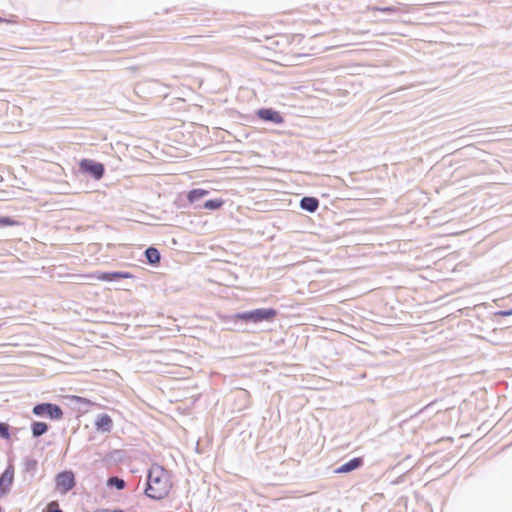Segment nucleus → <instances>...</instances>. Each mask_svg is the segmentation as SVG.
I'll return each instance as SVG.
<instances>
[{
    "instance_id": "f257e3e1",
    "label": "nucleus",
    "mask_w": 512,
    "mask_h": 512,
    "mask_svg": "<svg viewBox=\"0 0 512 512\" xmlns=\"http://www.w3.org/2000/svg\"><path fill=\"white\" fill-rule=\"evenodd\" d=\"M265 48L271 60L283 66H291L298 59L312 55V48L308 47L302 34H281Z\"/></svg>"
},
{
    "instance_id": "f03ea898",
    "label": "nucleus",
    "mask_w": 512,
    "mask_h": 512,
    "mask_svg": "<svg viewBox=\"0 0 512 512\" xmlns=\"http://www.w3.org/2000/svg\"><path fill=\"white\" fill-rule=\"evenodd\" d=\"M172 488L169 472L158 464H153L149 469L146 495L152 499L165 498Z\"/></svg>"
},
{
    "instance_id": "7ed1b4c3",
    "label": "nucleus",
    "mask_w": 512,
    "mask_h": 512,
    "mask_svg": "<svg viewBox=\"0 0 512 512\" xmlns=\"http://www.w3.org/2000/svg\"><path fill=\"white\" fill-rule=\"evenodd\" d=\"M277 316V311L273 308H261L253 311L239 313L235 316L236 319L242 320L245 322H262V321H272Z\"/></svg>"
},
{
    "instance_id": "20e7f679",
    "label": "nucleus",
    "mask_w": 512,
    "mask_h": 512,
    "mask_svg": "<svg viewBox=\"0 0 512 512\" xmlns=\"http://www.w3.org/2000/svg\"><path fill=\"white\" fill-rule=\"evenodd\" d=\"M33 413L37 416L48 415L51 419H61L63 417L62 409L55 404L42 403L34 406Z\"/></svg>"
},
{
    "instance_id": "39448f33",
    "label": "nucleus",
    "mask_w": 512,
    "mask_h": 512,
    "mask_svg": "<svg viewBox=\"0 0 512 512\" xmlns=\"http://www.w3.org/2000/svg\"><path fill=\"white\" fill-rule=\"evenodd\" d=\"M75 486L74 474L71 471H64L56 476V489L65 494Z\"/></svg>"
},
{
    "instance_id": "423d86ee",
    "label": "nucleus",
    "mask_w": 512,
    "mask_h": 512,
    "mask_svg": "<svg viewBox=\"0 0 512 512\" xmlns=\"http://www.w3.org/2000/svg\"><path fill=\"white\" fill-rule=\"evenodd\" d=\"M87 278H95L99 281H113L117 279H128L132 278L133 275L129 272H96L92 274L85 275Z\"/></svg>"
},
{
    "instance_id": "0eeeda50",
    "label": "nucleus",
    "mask_w": 512,
    "mask_h": 512,
    "mask_svg": "<svg viewBox=\"0 0 512 512\" xmlns=\"http://www.w3.org/2000/svg\"><path fill=\"white\" fill-rule=\"evenodd\" d=\"M80 168L83 171L92 174L96 179L102 178V176L104 174V166H103V164L96 163V162H93V161L88 160V159H83L80 162Z\"/></svg>"
},
{
    "instance_id": "6e6552de",
    "label": "nucleus",
    "mask_w": 512,
    "mask_h": 512,
    "mask_svg": "<svg viewBox=\"0 0 512 512\" xmlns=\"http://www.w3.org/2000/svg\"><path fill=\"white\" fill-rule=\"evenodd\" d=\"M14 470L8 467L0 477V497L5 495L13 484Z\"/></svg>"
},
{
    "instance_id": "1a4fd4ad",
    "label": "nucleus",
    "mask_w": 512,
    "mask_h": 512,
    "mask_svg": "<svg viewBox=\"0 0 512 512\" xmlns=\"http://www.w3.org/2000/svg\"><path fill=\"white\" fill-rule=\"evenodd\" d=\"M257 115L260 119L264 121H270L276 124H281L284 122L283 117L278 111H275L271 108H264L257 111Z\"/></svg>"
},
{
    "instance_id": "9d476101",
    "label": "nucleus",
    "mask_w": 512,
    "mask_h": 512,
    "mask_svg": "<svg viewBox=\"0 0 512 512\" xmlns=\"http://www.w3.org/2000/svg\"><path fill=\"white\" fill-rule=\"evenodd\" d=\"M95 427L98 431L110 432L113 427V420L108 414H101L95 421Z\"/></svg>"
},
{
    "instance_id": "9b49d317",
    "label": "nucleus",
    "mask_w": 512,
    "mask_h": 512,
    "mask_svg": "<svg viewBox=\"0 0 512 512\" xmlns=\"http://www.w3.org/2000/svg\"><path fill=\"white\" fill-rule=\"evenodd\" d=\"M362 464H363V459L362 458H360V457L353 458L350 461H348L347 463H345V464L341 465L340 467H338L335 470V473H338V474L348 473L350 471L358 469L359 467L362 466Z\"/></svg>"
},
{
    "instance_id": "f8f14e48",
    "label": "nucleus",
    "mask_w": 512,
    "mask_h": 512,
    "mask_svg": "<svg viewBox=\"0 0 512 512\" xmlns=\"http://www.w3.org/2000/svg\"><path fill=\"white\" fill-rule=\"evenodd\" d=\"M300 206L306 211L315 212L319 206V201L314 197H304L300 201Z\"/></svg>"
},
{
    "instance_id": "ddd939ff",
    "label": "nucleus",
    "mask_w": 512,
    "mask_h": 512,
    "mask_svg": "<svg viewBox=\"0 0 512 512\" xmlns=\"http://www.w3.org/2000/svg\"><path fill=\"white\" fill-rule=\"evenodd\" d=\"M145 255L150 264H158L160 262V253L154 247L146 249Z\"/></svg>"
},
{
    "instance_id": "4468645a",
    "label": "nucleus",
    "mask_w": 512,
    "mask_h": 512,
    "mask_svg": "<svg viewBox=\"0 0 512 512\" xmlns=\"http://www.w3.org/2000/svg\"><path fill=\"white\" fill-rule=\"evenodd\" d=\"M34 437H39L47 432L48 425L44 422H34L31 426Z\"/></svg>"
},
{
    "instance_id": "2eb2a0df",
    "label": "nucleus",
    "mask_w": 512,
    "mask_h": 512,
    "mask_svg": "<svg viewBox=\"0 0 512 512\" xmlns=\"http://www.w3.org/2000/svg\"><path fill=\"white\" fill-rule=\"evenodd\" d=\"M208 194L207 190L204 189H193L188 192L187 199L190 203L195 202L196 200L206 196Z\"/></svg>"
},
{
    "instance_id": "dca6fc26",
    "label": "nucleus",
    "mask_w": 512,
    "mask_h": 512,
    "mask_svg": "<svg viewBox=\"0 0 512 512\" xmlns=\"http://www.w3.org/2000/svg\"><path fill=\"white\" fill-rule=\"evenodd\" d=\"M224 201L221 199L208 200L204 203V208L209 210H216L223 206Z\"/></svg>"
},
{
    "instance_id": "f3484780",
    "label": "nucleus",
    "mask_w": 512,
    "mask_h": 512,
    "mask_svg": "<svg viewBox=\"0 0 512 512\" xmlns=\"http://www.w3.org/2000/svg\"><path fill=\"white\" fill-rule=\"evenodd\" d=\"M108 486H114L119 490L124 489L125 487V481L123 479H120L118 477H111L107 481Z\"/></svg>"
},
{
    "instance_id": "a211bd4d",
    "label": "nucleus",
    "mask_w": 512,
    "mask_h": 512,
    "mask_svg": "<svg viewBox=\"0 0 512 512\" xmlns=\"http://www.w3.org/2000/svg\"><path fill=\"white\" fill-rule=\"evenodd\" d=\"M19 222L10 217H0V226H17Z\"/></svg>"
},
{
    "instance_id": "6ab92c4d",
    "label": "nucleus",
    "mask_w": 512,
    "mask_h": 512,
    "mask_svg": "<svg viewBox=\"0 0 512 512\" xmlns=\"http://www.w3.org/2000/svg\"><path fill=\"white\" fill-rule=\"evenodd\" d=\"M0 436L5 439L10 437L9 426L5 423H0Z\"/></svg>"
},
{
    "instance_id": "aec40b11",
    "label": "nucleus",
    "mask_w": 512,
    "mask_h": 512,
    "mask_svg": "<svg viewBox=\"0 0 512 512\" xmlns=\"http://www.w3.org/2000/svg\"><path fill=\"white\" fill-rule=\"evenodd\" d=\"M46 512H63L59 509V505L56 501H52L47 505Z\"/></svg>"
},
{
    "instance_id": "412c9836",
    "label": "nucleus",
    "mask_w": 512,
    "mask_h": 512,
    "mask_svg": "<svg viewBox=\"0 0 512 512\" xmlns=\"http://www.w3.org/2000/svg\"><path fill=\"white\" fill-rule=\"evenodd\" d=\"M373 11H381V12H396L394 7H384V8H372Z\"/></svg>"
},
{
    "instance_id": "4be33fe9",
    "label": "nucleus",
    "mask_w": 512,
    "mask_h": 512,
    "mask_svg": "<svg viewBox=\"0 0 512 512\" xmlns=\"http://www.w3.org/2000/svg\"><path fill=\"white\" fill-rule=\"evenodd\" d=\"M94 512H124V510L122 509H104V508H101V509H97L95 510Z\"/></svg>"
},
{
    "instance_id": "5701e85b",
    "label": "nucleus",
    "mask_w": 512,
    "mask_h": 512,
    "mask_svg": "<svg viewBox=\"0 0 512 512\" xmlns=\"http://www.w3.org/2000/svg\"><path fill=\"white\" fill-rule=\"evenodd\" d=\"M0 22H7V23L12 24V23H15L16 21L12 20V19H2V18H0Z\"/></svg>"
}]
</instances>
